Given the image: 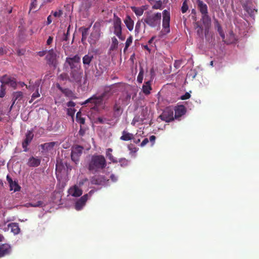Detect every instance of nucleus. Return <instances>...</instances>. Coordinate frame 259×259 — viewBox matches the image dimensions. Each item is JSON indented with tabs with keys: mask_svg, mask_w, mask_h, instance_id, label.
<instances>
[{
	"mask_svg": "<svg viewBox=\"0 0 259 259\" xmlns=\"http://www.w3.org/2000/svg\"><path fill=\"white\" fill-rule=\"evenodd\" d=\"M131 10L137 17L141 16L144 12V9L142 7H132Z\"/></svg>",
	"mask_w": 259,
	"mask_h": 259,
	"instance_id": "c756f323",
	"label": "nucleus"
},
{
	"mask_svg": "<svg viewBox=\"0 0 259 259\" xmlns=\"http://www.w3.org/2000/svg\"><path fill=\"white\" fill-rule=\"evenodd\" d=\"M198 8L201 14V20H202L204 25L206 28L204 29V34L206 35L209 32V25L211 23V18L208 15V11L206 4L201 0H196Z\"/></svg>",
	"mask_w": 259,
	"mask_h": 259,
	"instance_id": "f03ea898",
	"label": "nucleus"
},
{
	"mask_svg": "<svg viewBox=\"0 0 259 259\" xmlns=\"http://www.w3.org/2000/svg\"><path fill=\"white\" fill-rule=\"evenodd\" d=\"M13 95V102L12 103V105H11V108L13 107V106H14V105L16 101H21V99H22V97H23V94H22V92H14Z\"/></svg>",
	"mask_w": 259,
	"mask_h": 259,
	"instance_id": "a878e982",
	"label": "nucleus"
},
{
	"mask_svg": "<svg viewBox=\"0 0 259 259\" xmlns=\"http://www.w3.org/2000/svg\"><path fill=\"white\" fill-rule=\"evenodd\" d=\"M37 5V0H32L31 3H30V10H34Z\"/></svg>",
	"mask_w": 259,
	"mask_h": 259,
	"instance_id": "864d4df0",
	"label": "nucleus"
},
{
	"mask_svg": "<svg viewBox=\"0 0 259 259\" xmlns=\"http://www.w3.org/2000/svg\"><path fill=\"white\" fill-rule=\"evenodd\" d=\"M121 134H122V135H121L120 138V140L127 141L129 140H134V135L126 131H123L122 133H121Z\"/></svg>",
	"mask_w": 259,
	"mask_h": 259,
	"instance_id": "4be33fe9",
	"label": "nucleus"
},
{
	"mask_svg": "<svg viewBox=\"0 0 259 259\" xmlns=\"http://www.w3.org/2000/svg\"><path fill=\"white\" fill-rule=\"evenodd\" d=\"M12 251V248L10 244H3L0 245V257L10 254Z\"/></svg>",
	"mask_w": 259,
	"mask_h": 259,
	"instance_id": "4468645a",
	"label": "nucleus"
},
{
	"mask_svg": "<svg viewBox=\"0 0 259 259\" xmlns=\"http://www.w3.org/2000/svg\"><path fill=\"white\" fill-rule=\"evenodd\" d=\"M88 181V178L83 179H82V180L79 181V183H78V185H79V186H81L83 185L84 183H86Z\"/></svg>",
	"mask_w": 259,
	"mask_h": 259,
	"instance_id": "338daca9",
	"label": "nucleus"
},
{
	"mask_svg": "<svg viewBox=\"0 0 259 259\" xmlns=\"http://www.w3.org/2000/svg\"><path fill=\"white\" fill-rule=\"evenodd\" d=\"M191 97V95L189 93L187 92L185 94V95L181 96V98H180V99L182 100H185L187 99H189Z\"/></svg>",
	"mask_w": 259,
	"mask_h": 259,
	"instance_id": "4d7b16f0",
	"label": "nucleus"
},
{
	"mask_svg": "<svg viewBox=\"0 0 259 259\" xmlns=\"http://www.w3.org/2000/svg\"><path fill=\"white\" fill-rule=\"evenodd\" d=\"M71 60L72 62H79L80 61V58L78 55H75L73 58H66V60Z\"/></svg>",
	"mask_w": 259,
	"mask_h": 259,
	"instance_id": "09e8293b",
	"label": "nucleus"
},
{
	"mask_svg": "<svg viewBox=\"0 0 259 259\" xmlns=\"http://www.w3.org/2000/svg\"><path fill=\"white\" fill-rule=\"evenodd\" d=\"M140 27H141V21L139 20L136 23V28H135V32L136 33H139L140 30Z\"/></svg>",
	"mask_w": 259,
	"mask_h": 259,
	"instance_id": "a18cd8bd",
	"label": "nucleus"
},
{
	"mask_svg": "<svg viewBox=\"0 0 259 259\" xmlns=\"http://www.w3.org/2000/svg\"><path fill=\"white\" fill-rule=\"evenodd\" d=\"M132 35H130L129 36L128 38H127V39H126V42H125V49H124V51L126 49H127L129 47V46L130 45H131V44L132 42Z\"/></svg>",
	"mask_w": 259,
	"mask_h": 259,
	"instance_id": "c03bdc74",
	"label": "nucleus"
},
{
	"mask_svg": "<svg viewBox=\"0 0 259 259\" xmlns=\"http://www.w3.org/2000/svg\"><path fill=\"white\" fill-rule=\"evenodd\" d=\"M66 63L69 65V66L70 68H71L72 70L73 69H76L75 66V62H72L71 61V60H67L66 61Z\"/></svg>",
	"mask_w": 259,
	"mask_h": 259,
	"instance_id": "603ef678",
	"label": "nucleus"
},
{
	"mask_svg": "<svg viewBox=\"0 0 259 259\" xmlns=\"http://www.w3.org/2000/svg\"><path fill=\"white\" fill-rule=\"evenodd\" d=\"M110 180L112 181V182H115L117 181V177L115 176L114 175H111L110 177Z\"/></svg>",
	"mask_w": 259,
	"mask_h": 259,
	"instance_id": "774afa93",
	"label": "nucleus"
},
{
	"mask_svg": "<svg viewBox=\"0 0 259 259\" xmlns=\"http://www.w3.org/2000/svg\"><path fill=\"white\" fill-rule=\"evenodd\" d=\"M40 164V159L37 157H34L29 158L28 162L27 163V165L30 167H37Z\"/></svg>",
	"mask_w": 259,
	"mask_h": 259,
	"instance_id": "412c9836",
	"label": "nucleus"
},
{
	"mask_svg": "<svg viewBox=\"0 0 259 259\" xmlns=\"http://www.w3.org/2000/svg\"><path fill=\"white\" fill-rule=\"evenodd\" d=\"M67 106L68 107H73L75 106V103L72 101H70L67 102Z\"/></svg>",
	"mask_w": 259,
	"mask_h": 259,
	"instance_id": "e2e57ef3",
	"label": "nucleus"
},
{
	"mask_svg": "<svg viewBox=\"0 0 259 259\" xmlns=\"http://www.w3.org/2000/svg\"><path fill=\"white\" fill-rule=\"evenodd\" d=\"M5 84H8L11 87H13V88H16V87L17 85L16 81L14 80V79H13L12 81H10V82L6 81Z\"/></svg>",
	"mask_w": 259,
	"mask_h": 259,
	"instance_id": "3c124183",
	"label": "nucleus"
},
{
	"mask_svg": "<svg viewBox=\"0 0 259 259\" xmlns=\"http://www.w3.org/2000/svg\"><path fill=\"white\" fill-rule=\"evenodd\" d=\"M159 118L162 121H164L166 122H169L174 120L175 116H174V111L169 108H167L163 111L162 113L161 114Z\"/></svg>",
	"mask_w": 259,
	"mask_h": 259,
	"instance_id": "9d476101",
	"label": "nucleus"
},
{
	"mask_svg": "<svg viewBox=\"0 0 259 259\" xmlns=\"http://www.w3.org/2000/svg\"><path fill=\"white\" fill-rule=\"evenodd\" d=\"M107 166V161L102 155H94L88 162V170L92 174L100 172Z\"/></svg>",
	"mask_w": 259,
	"mask_h": 259,
	"instance_id": "f257e3e1",
	"label": "nucleus"
},
{
	"mask_svg": "<svg viewBox=\"0 0 259 259\" xmlns=\"http://www.w3.org/2000/svg\"><path fill=\"white\" fill-rule=\"evenodd\" d=\"M128 148L129 150L131 151L132 152L135 153L137 151V148L134 146V145L132 144L129 145Z\"/></svg>",
	"mask_w": 259,
	"mask_h": 259,
	"instance_id": "13d9d810",
	"label": "nucleus"
},
{
	"mask_svg": "<svg viewBox=\"0 0 259 259\" xmlns=\"http://www.w3.org/2000/svg\"><path fill=\"white\" fill-rule=\"evenodd\" d=\"M118 162L120 163L121 166H126L128 164V160L125 158H121L118 160Z\"/></svg>",
	"mask_w": 259,
	"mask_h": 259,
	"instance_id": "79ce46f5",
	"label": "nucleus"
},
{
	"mask_svg": "<svg viewBox=\"0 0 259 259\" xmlns=\"http://www.w3.org/2000/svg\"><path fill=\"white\" fill-rule=\"evenodd\" d=\"M104 97V94L99 96L94 95L90 98L86 100V101H85L83 104H91V109L94 110H97L98 107L102 105Z\"/></svg>",
	"mask_w": 259,
	"mask_h": 259,
	"instance_id": "39448f33",
	"label": "nucleus"
},
{
	"mask_svg": "<svg viewBox=\"0 0 259 259\" xmlns=\"http://www.w3.org/2000/svg\"><path fill=\"white\" fill-rule=\"evenodd\" d=\"M56 87L59 90L61 91L62 93L65 95V96L72 99H75L76 98L75 94L72 92V90H70L68 88H63L60 86L59 83L56 84Z\"/></svg>",
	"mask_w": 259,
	"mask_h": 259,
	"instance_id": "f3484780",
	"label": "nucleus"
},
{
	"mask_svg": "<svg viewBox=\"0 0 259 259\" xmlns=\"http://www.w3.org/2000/svg\"><path fill=\"white\" fill-rule=\"evenodd\" d=\"M76 120L81 124L84 123V118L81 117L80 112H78L77 114H76Z\"/></svg>",
	"mask_w": 259,
	"mask_h": 259,
	"instance_id": "72a5a7b5",
	"label": "nucleus"
},
{
	"mask_svg": "<svg viewBox=\"0 0 259 259\" xmlns=\"http://www.w3.org/2000/svg\"><path fill=\"white\" fill-rule=\"evenodd\" d=\"M33 138V134L32 131H28L27 132L26 134V138L23 141V142L22 143V147L24 148V151H27V146L29 145L31 141L32 140Z\"/></svg>",
	"mask_w": 259,
	"mask_h": 259,
	"instance_id": "2eb2a0df",
	"label": "nucleus"
},
{
	"mask_svg": "<svg viewBox=\"0 0 259 259\" xmlns=\"http://www.w3.org/2000/svg\"><path fill=\"white\" fill-rule=\"evenodd\" d=\"M113 33H114L119 39L121 40H124L125 37L122 35L121 21L120 18L117 17L116 14H113Z\"/></svg>",
	"mask_w": 259,
	"mask_h": 259,
	"instance_id": "20e7f679",
	"label": "nucleus"
},
{
	"mask_svg": "<svg viewBox=\"0 0 259 259\" xmlns=\"http://www.w3.org/2000/svg\"><path fill=\"white\" fill-rule=\"evenodd\" d=\"M163 20H162V27L164 32L166 34L170 32L169 29V21H170V14L169 12L166 10H164L162 13Z\"/></svg>",
	"mask_w": 259,
	"mask_h": 259,
	"instance_id": "9b49d317",
	"label": "nucleus"
},
{
	"mask_svg": "<svg viewBox=\"0 0 259 259\" xmlns=\"http://www.w3.org/2000/svg\"><path fill=\"white\" fill-rule=\"evenodd\" d=\"M182 65V61L180 60H176L174 62V67L175 68L178 69L180 68L181 65Z\"/></svg>",
	"mask_w": 259,
	"mask_h": 259,
	"instance_id": "5fc2aeb1",
	"label": "nucleus"
},
{
	"mask_svg": "<svg viewBox=\"0 0 259 259\" xmlns=\"http://www.w3.org/2000/svg\"><path fill=\"white\" fill-rule=\"evenodd\" d=\"M101 36V31L99 27L96 26V23L92 28V31L88 38V42L91 46L96 45L97 41L99 40Z\"/></svg>",
	"mask_w": 259,
	"mask_h": 259,
	"instance_id": "423d86ee",
	"label": "nucleus"
},
{
	"mask_svg": "<svg viewBox=\"0 0 259 259\" xmlns=\"http://www.w3.org/2000/svg\"><path fill=\"white\" fill-rule=\"evenodd\" d=\"M82 77V72L78 69H73L70 72V77L68 78V80L70 82L80 84Z\"/></svg>",
	"mask_w": 259,
	"mask_h": 259,
	"instance_id": "6e6552de",
	"label": "nucleus"
},
{
	"mask_svg": "<svg viewBox=\"0 0 259 259\" xmlns=\"http://www.w3.org/2000/svg\"><path fill=\"white\" fill-rule=\"evenodd\" d=\"M112 152V149L109 148L107 149L106 150V156L109 158V159L112 161L113 163H117L118 161L116 160L115 157H113L112 153L111 152Z\"/></svg>",
	"mask_w": 259,
	"mask_h": 259,
	"instance_id": "7c9ffc66",
	"label": "nucleus"
},
{
	"mask_svg": "<svg viewBox=\"0 0 259 259\" xmlns=\"http://www.w3.org/2000/svg\"><path fill=\"white\" fill-rule=\"evenodd\" d=\"M124 23H125L126 27L129 31H132L134 29V20L129 16H126L125 20H124Z\"/></svg>",
	"mask_w": 259,
	"mask_h": 259,
	"instance_id": "b1692460",
	"label": "nucleus"
},
{
	"mask_svg": "<svg viewBox=\"0 0 259 259\" xmlns=\"http://www.w3.org/2000/svg\"><path fill=\"white\" fill-rule=\"evenodd\" d=\"M8 229H10L11 232L14 235L19 234L21 230L19 228L18 223H11L8 225Z\"/></svg>",
	"mask_w": 259,
	"mask_h": 259,
	"instance_id": "aec40b11",
	"label": "nucleus"
},
{
	"mask_svg": "<svg viewBox=\"0 0 259 259\" xmlns=\"http://www.w3.org/2000/svg\"><path fill=\"white\" fill-rule=\"evenodd\" d=\"M214 23V27L216 28L217 31L219 32L220 35L222 37L223 40L225 38V34L223 31L222 27H221L219 22L218 20L215 19Z\"/></svg>",
	"mask_w": 259,
	"mask_h": 259,
	"instance_id": "393cba45",
	"label": "nucleus"
},
{
	"mask_svg": "<svg viewBox=\"0 0 259 259\" xmlns=\"http://www.w3.org/2000/svg\"><path fill=\"white\" fill-rule=\"evenodd\" d=\"M6 88L5 85H2L0 87V98H3L5 96Z\"/></svg>",
	"mask_w": 259,
	"mask_h": 259,
	"instance_id": "49530a36",
	"label": "nucleus"
},
{
	"mask_svg": "<svg viewBox=\"0 0 259 259\" xmlns=\"http://www.w3.org/2000/svg\"><path fill=\"white\" fill-rule=\"evenodd\" d=\"M69 194L73 197H80L82 194V190L75 186L72 188H70L69 190Z\"/></svg>",
	"mask_w": 259,
	"mask_h": 259,
	"instance_id": "6ab92c4d",
	"label": "nucleus"
},
{
	"mask_svg": "<svg viewBox=\"0 0 259 259\" xmlns=\"http://www.w3.org/2000/svg\"><path fill=\"white\" fill-rule=\"evenodd\" d=\"M81 2L80 10H87L91 7L92 0H80Z\"/></svg>",
	"mask_w": 259,
	"mask_h": 259,
	"instance_id": "bb28decb",
	"label": "nucleus"
},
{
	"mask_svg": "<svg viewBox=\"0 0 259 259\" xmlns=\"http://www.w3.org/2000/svg\"><path fill=\"white\" fill-rule=\"evenodd\" d=\"M85 133V130L80 126L79 132H78V134L81 136H83Z\"/></svg>",
	"mask_w": 259,
	"mask_h": 259,
	"instance_id": "0e129e2a",
	"label": "nucleus"
},
{
	"mask_svg": "<svg viewBox=\"0 0 259 259\" xmlns=\"http://www.w3.org/2000/svg\"><path fill=\"white\" fill-rule=\"evenodd\" d=\"M197 30H196V33H197L198 35L200 36V37H203V28L202 26L197 25Z\"/></svg>",
	"mask_w": 259,
	"mask_h": 259,
	"instance_id": "c9c22d12",
	"label": "nucleus"
},
{
	"mask_svg": "<svg viewBox=\"0 0 259 259\" xmlns=\"http://www.w3.org/2000/svg\"><path fill=\"white\" fill-rule=\"evenodd\" d=\"M143 77V68H141V70L139 73V75H138L137 80L139 82V83H142Z\"/></svg>",
	"mask_w": 259,
	"mask_h": 259,
	"instance_id": "4c0bfd02",
	"label": "nucleus"
},
{
	"mask_svg": "<svg viewBox=\"0 0 259 259\" xmlns=\"http://www.w3.org/2000/svg\"><path fill=\"white\" fill-rule=\"evenodd\" d=\"M149 142V140L148 139V138H145L144 140H143V141L141 144V146L142 147H144L145 145L147 144Z\"/></svg>",
	"mask_w": 259,
	"mask_h": 259,
	"instance_id": "052dcab7",
	"label": "nucleus"
},
{
	"mask_svg": "<svg viewBox=\"0 0 259 259\" xmlns=\"http://www.w3.org/2000/svg\"><path fill=\"white\" fill-rule=\"evenodd\" d=\"M118 45V41L117 39L115 37H112V44L110 47V51H114L117 49Z\"/></svg>",
	"mask_w": 259,
	"mask_h": 259,
	"instance_id": "2f4dec72",
	"label": "nucleus"
},
{
	"mask_svg": "<svg viewBox=\"0 0 259 259\" xmlns=\"http://www.w3.org/2000/svg\"><path fill=\"white\" fill-rule=\"evenodd\" d=\"M108 181V180L102 175H94L91 177V184L95 185H104Z\"/></svg>",
	"mask_w": 259,
	"mask_h": 259,
	"instance_id": "ddd939ff",
	"label": "nucleus"
},
{
	"mask_svg": "<svg viewBox=\"0 0 259 259\" xmlns=\"http://www.w3.org/2000/svg\"><path fill=\"white\" fill-rule=\"evenodd\" d=\"M83 148L79 145H76L72 147L71 151V159L76 164L79 161V158L82 153Z\"/></svg>",
	"mask_w": 259,
	"mask_h": 259,
	"instance_id": "1a4fd4ad",
	"label": "nucleus"
},
{
	"mask_svg": "<svg viewBox=\"0 0 259 259\" xmlns=\"http://www.w3.org/2000/svg\"><path fill=\"white\" fill-rule=\"evenodd\" d=\"M186 108L183 105H179L175 108V118L179 119L180 117L185 114Z\"/></svg>",
	"mask_w": 259,
	"mask_h": 259,
	"instance_id": "dca6fc26",
	"label": "nucleus"
},
{
	"mask_svg": "<svg viewBox=\"0 0 259 259\" xmlns=\"http://www.w3.org/2000/svg\"><path fill=\"white\" fill-rule=\"evenodd\" d=\"M56 144V142H48L41 144L40 147H41L44 150L49 151L53 149Z\"/></svg>",
	"mask_w": 259,
	"mask_h": 259,
	"instance_id": "c85d7f7f",
	"label": "nucleus"
},
{
	"mask_svg": "<svg viewBox=\"0 0 259 259\" xmlns=\"http://www.w3.org/2000/svg\"><path fill=\"white\" fill-rule=\"evenodd\" d=\"M188 9V7L187 4L186 3V1H185L183 2V4H182V9H181L182 13H186Z\"/></svg>",
	"mask_w": 259,
	"mask_h": 259,
	"instance_id": "de8ad7c7",
	"label": "nucleus"
},
{
	"mask_svg": "<svg viewBox=\"0 0 259 259\" xmlns=\"http://www.w3.org/2000/svg\"><path fill=\"white\" fill-rule=\"evenodd\" d=\"M113 110L116 116H120L122 113V109L120 103H118L116 102L114 105H113Z\"/></svg>",
	"mask_w": 259,
	"mask_h": 259,
	"instance_id": "cd10ccee",
	"label": "nucleus"
},
{
	"mask_svg": "<svg viewBox=\"0 0 259 259\" xmlns=\"http://www.w3.org/2000/svg\"><path fill=\"white\" fill-rule=\"evenodd\" d=\"M161 14L157 12L150 14L147 12L146 16L144 18V22L151 27H160L161 24Z\"/></svg>",
	"mask_w": 259,
	"mask_h": 259,
	"instance_id": "7ed1b4c3",
	"label": "nucleus"
},
{
	"mask_svg": "<svg viewBox=\"0 0 259 259\" xmlns=\"http://www.w3.org/2000/svg\"><path fill=\"white\" fill-rule=\"evenodd\" d=\"M53 40V37L51 36H50L48 37V39L47 40V42H46V44H47V45H51Z\"/></svg>",
	"mask_w": 259,
	"mask_h": 259,
	"instance_id": "69168bd1",
	"label": "nucleus"
},
{
	"mask_svg": "<svg viewBox=\"0 0 259 259\" xmlns=\"http://www.w3.org/2000/svg\"><path fill=\"white\" fill-rule=\"evenodd\" d=\"M57 55L53 49L48 51V54L46 56V60L49 65L56 68L58 63L57 62Z\"/></svg>",
	"mask_w": 259,
	"mask_h": 259,
	"instance_id": "0eeeda50",
	"label": "nucleus"
},
{
	"mask_svg": "<svg viewBox=\"0 0 259 259\" xmlns=\"http://www.w3.org/2000/svg\"><path fill=\"white\" fill-rule=\"evenodd\" d=\"M48 51H41L38 52L37 55H38V56H39L40 57H44L45 56V55L46 54H48Z\"/></svg>",
	"mask_w": 259,
	"mask_h": 259,
	"instance_id": "680f3d73",
	"label": "nucleus"
},
{
	"mask_svg": "<svg viewBox=\"0 0 259 259\" xmlns=\"http://www.w3.org/2000/svg\"><path fill=\"white\" fill-rule=\"evenodd\" d=\"M59 77H60V79L62 80H66V79L68 80V78L67 74L66 73H62L61 74H60L59 75Z\"/></svg>",
	"mask_w": 259,
	"mask_h": 259,
	"instance_id": "bf43d9fd",
	"label": "nucleus"
},
{
	"mask_svg": "<svg viewBox=\"0 0 259 259\" xmlns=\"http://www.w3.org/2000/svg\"><path fill=\"white\" fill-rule=\"evenodd\" d=\"M28 204L29 206L31 207H40L42 206L43 202L42 201H38L35 203H29Z\"/></svg>",
	"mask_w": 259,
	"mask_h": 259,
	"instance_id": "58836bf2",
	"label": "nucleus"
},
{
	"mask_svg": "<svg viewBox=\"0 0 259 259\" xmlns=\"http://www.w3.org/2000/svg\"><path fill=\"white\" fill-rule=\"evenodd\" d=\"M51 16H53V17L56 18H60L63 15V12L61 10L59 9L55 12L52 11L51 13Z\"/></svg>",
	"mask_w": 259,
	"mask_h": 259,
	"instance_id": "f704fd0d",
	"label": "nucleus"
},
{
	"mask_svg": "<svg viewBox=\"0 0 259 259\" xmlns=\"http://www.w3.org/2000/svg\"><path fill=\"white\" fill-rule=\"evenodd\" d=\"M162 3L161 1H157L152 6V9L154 10L161 9Z\"/></svg>",
	"mask_w": 259,
	"mask_h": 259,
	"instance_id": "37998d69",
	"label": "nucleus"
},
{
	"mask_svg": "<svg viewBox=\"0 0 259 259\" xmlns=\"http://www.w3.org/2000/svg\"><path fill=\"white\" fill-rule=\"evenodd\" d=\"M9 184H10V191H14V192H16L21 189V187L19 186L18 183L16 181Z\"/></svg>",
	"mask_w": 259,
	"mask_h": 259,
	"instance_id": "473e14b6",
	"label": "nucleus"
},
{
	"mask_svg": "<svg viewBox=\"0 0 259 259\" xmlns=\"http://www.w3.org/2000/svg\"><path fill=\"white\" fill-rule=\"evenodd\" d=\"M69 30H70V26L68 27L67 32L64 34V37L62 39V40L67 41L68 39V36H69Z\"/></svg>",
	"mask_w": 259,
	"mask_h": 259,
	"instance_id": "6e6d98bb",
	"label": "nucleus"
},
{
	"mask_svg": "<svg viewBox=\"0 0 259 259\" xmlns=\"http://www.w3.org/2000/svg\"><path fill=\"white\" fill-rule=\"evenodd\" d=\"M13 79H12L7 75H4L2 77V78L1 79V82H2V85H4L5 84L6 81L9 82L13 80Z\"/></svg>",
	"mask_w": 259,
	"mask_h": 259,
	"instance_id": "ea45409f",
	"label": "nucleus"
},
{
	"mask_svg": "<svg viewBox=\"0 0 259 259\" xmlns=\"http://www.w3.org/2000/svg\"><path fill=\"white\" fill-rule=\"evenodd\" d=\"M94 59V55L91 53H88V54L84 56L82 58V63L84 68L88 69L91 64L92 60Z\"/></svg>",
	"mask_w": 259,
	"mask_h": 259,
	"instance_id": "a211bd4d",
	"label": "nucleus"
},
{
	"mask_svg": "<svg viewBox=\"0 0 259 259\" xmlns=\"http://www.w3.org/2000/svg\"><path fill=\"white\" fill-rule=\"evenodd\" d=\"M93 192L94 191L91 190L90 192H89V194H84L83 196L78 199L75 204V209L77 210H81L83 208V206L85 204L86 201H88L89 199V195H90L91 196Z\"/></svg>",
	"mask_w": 259,
	"mask_h": 259,
	"instance_id": "f8f14e48",
	"label": "nucleus"
},
{
	"mask_svg": "<svg viewBox=\"0 0 259 259\" xmlns=\"http://www.w3.org/2000/svg\"><path fill=\"white\" fill-rule=\"evenodd\" d=\"M40 97V94L38 93V89H37L36 91L35 92L33 93L31 96V99H30V100L29 101V103H31L33 100L37 98H38Z\"/></svg>",
	"mask_w": 259,
	"mask_h": 259,
	"instance_id": "a19ab883",
	"label": "nucleus"
},
{
	"mask_svg": "<svg viewBox=\"0 0 259 259\" xmlns=\"http://www.w3.org/2000/svg\"><path fill=\"white\" fill-rule=\"evenodd\" d=\"M197 74L196 71L195 70H191L187 73V77L189 78H191V79H193L196 77Z\"/></svg>",
	"mask_w": 259,
	"mask_h": 259,
	"instance_id": "e433bc0d",
	"label": "nucleus"
},
{
	"mask_svg": "<svg viewBox=\"0 0 259 259\" xmlns=\"http://www.w3.org/2000/svg\"><path fill=\"white\" fill-rule=\"evenodd\" d=\"M80 30H82V36H87L89 34V28L81 27Z\"/></svg>",
	"mask_w": 259,
	"mask_h": 259,
	"instance_id": "8fccbe9b",
	"label": "nucleus"
},
{
	"mask_svg": "<svg viewBox=\"0 0 259 259\" xmlns=\"http://www.w3.org/2000/svg\"><path fill=\"white\" fill-rule=\"evenodd\" d=\"M151 81H147L145 82L144 85L142 86V92L145 95H149L150 93V91L152 90L151 87Z\"/></svg>",
	"mask_w": 259,
	"mask_h": 259,
	"instance_id": "5701e85b",
	"label": "nucleus"
}]
</instances>
